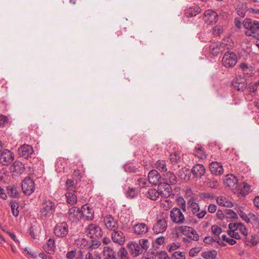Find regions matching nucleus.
I'll list each match as a JSON object with an SVG mask.
<instances>
[{
    "label": "nucleus",
    "mask_w": 259,
    "mask_h": 259,
    "mask_svg": "<svg viewBox=\"0 0 259 259\" xmlns=\"http://www.w3.org/2000/svg\"><path fill=\"white\" fill-rule=\"evenodd\" d=\"M85 233L91 239L92 248H97L101 245L100 239L102 238L103 233L101 228L97 224H89L85 229Z\"/></svg>",
    "instance_id": "1"
},
{
    "label": "nucleus",
    "mask_w": 259,
    "mask_h": 259,
    "mask_svg": "<svg viewBox=\"0 0 259 259\" xmlns=\"http://www.w3.org/2000/svg\"><path fill=\"white\" fill-rule=\"evenodd\" d=\"M234 23L236 27L239 29L243 25L245 29L250 30L251 32H255V31L259 30V21L256 20L253 21L250 18H245L242 23L239 18H236L234 19Z\"/></svg>",
    "instance_id": "2"
},
{
    "label": "nucleus",
    "mask_w": 259,
    "mask_h": 259,
    "mask_svg": "<svg viewBox=\"0 0 259 259\" xmlns=\"http://www.w3.org/2000/svg\"><path fill=\"white\" fill-rule=\"evenodd\" d=\"M56 205L55 202L46 198L42 202L40 209L41 217L49 218L54 215Z\"/></svg>",
    "instance_id": "3"
},
{
    "label": "nucleus",
    "mask_w": 259,
    "mask_h": 259,
    "mask_svg": "<svg viewBox=\"0 0 259 259\" xmlns=\"http://www.w3.org/2000/svg\"><path fill=\"white\" fill-rule=\"evenodd\" d=\"M54 235L59 238H66L69 233V226L66 222L57 223L53 229Z\"/></svg>",
    "instance_id": "4"
},
{
    "label": "nucleus",
    "mask_w": 259,
    "mask_h": 259,
    "mask_svg": "<svg viewBox=\"0 0 259 259\" xmlns=\"http://www.w3.org/2000/svg\"><path fill=\"white\" fill-rule=\"evenodd\" d=\"M222 64L227 68L233 67L237 62L236 54L233 51L227 50L222 60Z\"/></svg>",
    "instance_id": "5"
},
{
    "label": "nucleus",
    "mask_w": 259,
    "mask_h": 259,
    "mask_svg": "<svg viewBox=\"0 0 259 259\" xmlns=\"http://www.w3.org/2000/svg\"><path fill=\"white\" fill-rule=\"evenodd\" d=\"M169 217L172 222L176 224L182 225L187 223L184 215L178 207H175L170 210Z\"/></svg>",
    "instance_id": "6"
},
{
    "label": "nucleus",
    "mask_w": 259,
    "mask_h": 259,
    "mask_svg": "<svg viewBox=\"0 0 259 259\" xmlns=\"http://www.w3.org/2000/svg\"><path fill=\"white\" fill-rule=\"evenodd\" d=\"M21 188L25 195L29 196L35 189L34 182L30 177H27L22 181Z\"/></svg>",
    "instance_id": "7"
},
{
    "label": "nucleus",
    "mask_w": 259,
    "mask_h": 259,
    "mask_svg": "<svg viewBox=\"0 0 259 259\" xmlns=\"http://www.w3.org/2000/svg\"><path fill=\"white\" fill-rule=\"evenodd\" d=\"M81 210L76 206H72L68 210L66 214V217L67 218L69 222L71 223H76L81 219Z\"/></svg>",
    "instance_id": "8"
},
{
    "label": "nucleus",
    "mask_w": 259,
    "mask_h": 259,
    "mask_svg": "<svg viewBox=\"0 0 259 259\" xmlns=\"http://www.w3.org/2000/svg\"><path fill=\"white\" fill-rule=\"evenodd\" d=\"M232 84L234 89L239 92H243L248 85L246 79L241 75L234 78Z\"/></svg>",
    "instance_id": "9"
},
{
    "label": "nucleus",
    "mask_w": 259,
    "mask_h": 259,
    "mask_svg": "<svg viewBox=\"0 0 259 259\" xmlns=\"http://www.w3.org/2000/svg\"><path fill=\"white\" fill-rule=\"evenodd\" d=\"M14 154L8 149L1 151V164L8 166L12 163L14 160Z\"/></svg>",
    "instance_id": "10"
},
{
    "label": "nucleus",
    "mask_w": 259,
    "mask_h": 259,
    "mask_svg": "<svg viewBox=\"0 0 259 259\" xmlns=\"http://www.w3.org/2000/svg\"><path fill=\"white\" fill-rule=\"evenodd\" d=\"M81 219L85 218L86 220H92L94 218V210L92 207L89 204H85L81 206Z\"/></svg>",
    "instance_id": "11"
},
{
    "label": "nucleus",
    "mask_w": 259,
    "mask_h": 259,
    "mask_svg": "<svg viewBox=\"0 0 259 259\" xmlns=\"http://www.w3.org/2000/svg\"><path fill=\"white\" fill-rule=\"evenodd\" d=\"M148 179L150 184L157 186L162 182V175L157 170L152 169L148 173Z\"/></svg>",
    "instance_id": "12"
},
{
    "label": "nucleus",
    "mask_w": 259,
    "mask_h": 259,
    "mask_svg": "<svg viewBox=\"0 0 259 259\" xmlns=\"http://www.w3.org/2000/svg\"><path fill=\"white\" fill-rule=\"evenodd\" d=\"M103 221L106 228L109 230L115 231L118 228V222L110 214L106 215Z\"/></svg>",
    "instance_id": "13"
},
{
    "label": "nucleus",
    "mask_w": 259,
    "mask_h": 259,
    "mask_svg": "<svg viewBox=\"0 0 259 259\" xmlns=\"http://www.w3.org/2000/svg\"><path fill=\"white\" fill-rule=\"evenodd\" d=\"M168 183L161 182L158 186V190L160 196L165 198L169 197L172 194V188Z\"/></svg>",
    "instance_id": "14"
},
{
    "label": "nucleus",
    "mask_w": 259,
    "mask_h": 259,
    "mask_svg": "<svg viewBox=\"0 0 259 259\" xmlns=\"http://www.w3.org/2000/svg\"><path fill=\"white\" fill-rule=\"evenodd\" d=\"M126 247H127L130 253L134 257H137L143 252L142 248H141L139 244L136 242H129L126 245Z\"/></svg>",
    "instance_id": "15"
},
{
    "label": "nucleus",
    "mask_w": 259,
    "mask_h": 259,
    "mask_svg": "<svg viewBox=\"0 0 259 259\" xmlns=\"http://www.w3.org/2000/svg\"><path fill=\"white\" fill-rule=\"evenodd\" d=\"M204 20L209 24L216 23L218 20V15L212 10H207L204 13Z\"/></svg>",
    "instance_id": "16"
},
{
    "label": "nucleus",
    "mask_w": 259,
    "mask_h": 259,
    "mask_svg": "<svg viewBox=\"0 0 259 259\" xmlns=\"http://www.w3.org/2000/svg\"><path fill=\"white\" fill-rule=\"evenodd\" d=\"M18 154L20 156L27 159L30 157L33 152V149L31 146L27 144H24L20 146L18 150Z\"/></svg>",
    "instance_id": "17"
},
{
    "label": "nucleus",
    "mask_w": 259,
    "mask_h": 259,
    "mask_svg": "<svg viewBox=\"0 0 259 259\" xmlns=\"http://www.w3.org/2000/svg\"><path fill=\"white\" fill-rule=\"evenodd\" d=\"M178 178L176 175L170 171H168L162 175V182L175 185L178 183Z\"/></svg>",
    "instance_id": "18"
},
{
    "label": "nucleus",
    "mask_w": 259,
    "mask_h": 259,
    "mask_svg": "<svg viewBox=\"0 0 259 259\" xmlns=\"http://www.w3.org/2000/svg\"><path fill=\"white\" fill-rule=\"evenodd\" d=\"M167 221L164 218L160 219L153 225V230L156 234L164 232L167 228Z\"/></svg>",
    "instance_id": "19"
},
{
    "label": "nucleus",
    "mask_w": 259,
    "mask_h": 259,
    "mask_svg": "<svg viewBox=\"0 0 259 259\" xmlns=\"http://www.w3.org/2000/svg\"><path fill=\"white\" fill-rule=\"evenodd\" d=\"M209 167L211 173L213 175L220 176L223 174V165L220 162L213 161L209 164Z\"/></svg>",
    "instance_id": "20"
},
{
    "label": "nucleus",
    "mask_w": 259,
    "mask_h": 259,
    "mask_svg": "<svg viewBox=\"0 0 259 259\" xmlns=\"http://www.w3.org/2000/svg\"><path fill=\"white\" fill-rule=\"evenodd\" d=\"M239 68L241 69L242 73L247 77H251L254 74V68L249 65L246 62H242L239 64Z\"/></svg>",
    "instance_id": "21"
},
{
    "label": "nucleus",
    "mask_w": 259,
    "mask_h": 259,
    "mask_svg": "<svg viewBox=\"0 0 259 259\" xmlns=\"http://www.w3.org/2000/svg\"><path fill=\"white\" fill-rule=\"evenodd\" d=\"M113 241L120 245H123L125 242V237L122 232L115 230L113 231L111 234Z\"/></svg>",
    "instance_id": "22"
},
{
    "label": "nucleus",
    "mask_w": 259,
    "mask_h": 259,
    "mask_svg": "<svg viewBox=\"0 0 259 259\" xmlns=\"http://www.w3.org/2000/svg\"><path fill=\"white\" fill-rule=\"evenodd\" d=\"M205 168L203 165L199 163L195 164L191 169V172L194 177L201 178L205 174Z\"/></svg>",
    "instance_id": "23"
},
{
    "label": "nucleus",
    "mask_w": 259,
    "mask_h": 259,
    "mask_svg": "<svg viewBox=\"0 0 259 259\" xmlns=\"http://www.w3.org/2000/svg\"><path fill=\"white\" fill-rule=\"evenodd\" d=\"M210 53L213 56H218L220 53H222L225 51L223 46H222L221 43L214 42L210 45Z\"/></svg>",
    "instance_id": "24"
},
{
    "label": "nucleus",
    "mask_w": 259,
    "mask_h": 259,
    "mask_svg": "<svg viewBox=\"0 0 259 259\" xmlns=\"http://www.w3.org/2000/svg\"><path fill=\"white\" fill-rule=\"evenodd\" d=\"M134 232L138 235L145 234L148 231V227L145 223H138L133 227Z\"/></svg>",
    "instance_id": "25"
},
{
    "label": "nucleus",
    "mask_w": 259,
    "mask_h": 259,
    "mask_svg": "<svg viewBox=\"0 0 259 259\" xmlns=\"http://www.w3.org/2000/svg\"><path fill=\"white\" fill-rule=\"evenodd\" d=\"M55 247V242L54 239L52 238H50L43 246V249L48 253L54 252Z\"/></svg>",
    "instance_id": "26"
},
{
    "label": "nucleus",
    "mask_w": 259,
    "mask_h": 259,
    "mask_svg": "<svg viewBox=\"0 0 259 259\" xmlns=\"http://www.w3.org/2000/svg\"><path fill=\"white\" fill-rule=\"evenodd\" d=\"M224 182L227 187H233L238 183V180L234 175L228 174L226 176Z\"/></svg>",
    "instance_id": "27"
},
{
    "label": "nucleus",
    "mask_w": 259,
    "mask_h": 259,
    "mask_svg": "<svg viewBox=\"0 0 259 259\" xmlns=\"http://www.w3.org/2000/svg\"><path fill=\"white\" fill-rule=\"evenodd\" d=\"M201 9L197 5L190 7L187 10L185 14L187 17H191L196 16L197 14L201 12Z\"/></svg>",
    "instance_id": "28"
},
{
    "label": "nucleus",
    "mask_w": 259,
    "mask_h": 259,
    "mask_svg": "<svg viewBox=\"0 0 259 259\" xmlns=\"http://www.w3.org/2000/svg\"><path fill=\"white\" fill-rule=\"evenodd\" d=\"M13 167V171L18 175L22 174L25 169L24 164L19 161H15Z\"/></svg>",
    "instance_id": "29"
},
{
    "label": "nucleus",
    "mask_w": 259,
    "mask_h": 259,
    "mask_svg": "<svg viewBox=\"0 0 259 259\" xmlns=\"http://www.w3.org/2000/svg\"><path fill=\"white\" fill-rule=\"evenodd\" d=\"M159 195H160V194L158 189L156 190L154 188L149 189L146 194V197L151 200H156L159 198Z\"/></svg>",
    "instance_id": "30"
},
{
    "label": "nucleus",
    "mask_w": 259,
    "mask_h": 259,
    "mask_svg": "<svg viewBox=\"0 0 259 259\" xmlns=\"http://www.w3.org/2000/svg\"><path fill=\"white\" fill-rule=\"evenodd\" d=\"M75 192L72 191H68L65 194L67 202L70 205H73L77 203V196L74 194Z\"/></svg>",
    "instance_id": "31"
},
{
    "label": "nucleus",
    "mask_w": 259,
    "mask_h": 259,
    "mask_svg": "<svg viewBox=\"0 0 259 259\" xmlns=\"http://www.w3.org/2000/svg\"><path fill=\"white\" fill-rule=\"evenodd\" d=\"M231 34L229 35L227 37L223 38L222 42H221L222 46H223L225 49L229 50L230 48L234 46V42L231 38Z\"/></svg>",
    "instance_id": "32"
},
{
    "label": "nucleus",
    "mask_w": 259,
    "mask_h": 259,
    "mask_svg": "<svg viewBox=\"0 0 259 259\" xmlns=\"http://www.w3.org/2000/svg\"><path fill=\"white\" fill-rule=\"evenodd\" d=\"M191 227L187 226H177L175 228V231H179L184 235L187 236L189 238H192V235H190Z\"/></svg>",
    "instance_id": "33"
},
{
    "label": "nucleus",
    "mask_w": 259,
    "mask_h": 259,
    "mask_svg": "<svg viewBox=\"0 0 259 259\" xmlns=\"http://www.w3.org/2000/svg\"><path fill=\"white\" fill-rule=\"evenodd\" d=\"M74 180L68 179L66 181V189L68 191H73L77 193V192H80L79 190V188H76L77 186L75 185Z\"/></svg>",
    "instance_id": "34"
},
{
    "label": "nucleus",
    "mask_w": 259,
    "mask_h": 259,
    "mask_svg": "<svg viewBox=\"0 0 259 259\" xmlns=\"http://www.w3.org/2000/svg\"><path fill=\"white\" fill-rule=\"evenodd\" d=\"M245 242L249 246H255L259 243V237L255 234L252 235L250 239L247 237L245 238Z\"/></svg>",
    "instance_id": "35"
},
{
    "label": "nucleus",
    "mask_w": 259,
    "mask_h": 259,
    "mask_svg": "<svg viewBox=\"0 0 259 259\" xmlns=\"http://www.w3.org/2000/svg\"><path fill=\"white\" fill-rule=\"evenodd\" d=\"M236 10L239 16L242 18L244 17L247 11L249 10L247 6V3H243L241 5H238Z\"/></svg>",
    "instance_id": "36"
},
{
    "label": "nucleus",
    "mask_w": 259,
    "mask_h": 259,
    "mask_svg": "<svg viewBox=\"0 0 259 259\" xmlns=\"http://www.w3.org/2000/svg\"><path fill=\"white\" fill-rule=\"evenodd\" d=\"M217 254V251L215 250H211L202 252L201 256L205 259H215Z\"/></svg>",
    "instance_id": "37"
},
{
    "label": "nucleus",
    "mask_w": 259,
    "mask_h": 259,
    "mask_svg": "<svg viewBox=\"0 0 259 259\" xmlns=\"http://www.w3.org/2000/svg\"><path fill=\"white\" fill-rule=\"evenodd\" d=\"M10 205L13 215L15 217H18L19 214L18 210L19 205L18 203L16 200H11L10 202Z\"/></svg>",
    "instance_id": "38"
},
{
    "label": "nucleus",
    "mask_w": 259,
    "mask_h": 259,
    "mask_svg": "<svg viewBox=\"0 0 259 259\" xmlns=\"http://www.w3.org/2000/svg\"><path fill=\"white\" fill-rule=\"evenodd\" d=\"M217 203L219 205L227 207H231L233 206L232 202L228 201L227 198L224 196H220L217 199Z\"/></svg>",
    "instance_id": "39"
},
{
    "label": "nucleus",
    "mask_w": 259,
    "mask_h": 259,
    "mask_svg": "<svg viewBox=\"0 0 259 259\" xmlns=\"http://www.w3.org/2000/svg\"><path fill=\"white\" fill-rule=\"evenodd\" d=\"M138 194V190L136 188L128 187L125 192L126 197L130 199H133L136 197Z\"/></svg>",
    "instance_id": "40"
},
{
    "label": "nucleus",
    "mask_w": 259,
    "mask_h": 259,
    "mask_svg": "<svg viewBox=\"0 0 259 259\" xmlns=\"http://www.w3.org/2000/svg\"><path fill=\"white\" fill-rule=\"evenodd\" d=\"M7 193L9 196L12 197L18 198L19 196V193L17 190L16 187L13 186H7Z\"/></svg>",
    "instance_id": "41"
},
{
    "label": "nucleus",
    "mask_w": 259,
    "mask_h": 259,
    "mask_svg": "<svg viewBox=\"0 0 259 259\" xmlns=\"http://www.w3.org/2000/svg\"><path fill=\"white\" fill-rule=\"evenodd\" d=\"M155 167L160 172H166L167 167L166 162L163 160H158L155 163Z\"/></svg>",
    "instance_id": "42"
},
{
    "label": "nucleus",
    "mask_w": 259,
    "mask_h": 259,
    "mask_svg": "<svg viewBox=\"0 0 259 259\" xmlns=\"http://www.w3.org/2000/svg\"><path fill=\"white\" fill-rule=\"evenodd\" d=\"M104 253L107 256V258L109 259H116V253L112 248L109 246H105L104 248Z\"/></svg>",
    "instance_id": "43"
},
{
    "label": "nucleus",
    "mask_w": 259,
    "mask_h": 259,
    "mask_svg": "<svg viewBox=\"0 0 259 259\" xmlns=\"http://www.w3.org/2000/svg\"><path fill=\"white\" fill-rule=\"evenodd\" d=\"M194 152V155L198 158L201 159L206 158V154L204 152V149L201 146L198 145V147H196Z\"/></svg>",
    "instance_id": "44"
},
{
    "label": "nucleus",
    "mask_w": 259,
    "mask_h": 259,
    "mask_svg": "<svg viewBox=\"0 0 259 259\" xmlns=\"http://www.w3.org/2000/svg\"><path fill=\"white\" fill-rule=\"evenodd\" d=\"M188 207L190 208L193 213L194 214L199 210V204L194 202L193 200L190 199L188 201Z\"/></svg>",
    "instance_id": "45"
},
{
    "label": "nucleus",
    "mask_w": 259,
    "mask_h": 259,
    "mask_svg": "<svg viewBox=\"0 0 259 259\" xmlns=\"http://www.w3.org/2000/svg\"><path fill=\"white\" fill-rule=\"evenodd\" d=\"M176 202L178 206L180 207L179 208L185 212L186 211V201L182 196H179L176 200Z\"/></svg>",
    "instance_id": "46"
},
{
    "label": "nucleus",
    "mask_w": 259,
    "mask_h": 259,
    "mask_svg": "<svg viewBox=\"0 0 259 259\" xmlns=\"http://www.w3.org/2000/svg\"><path fill=\"white\" fill-rule=\"evenodd\" d=\"M224 212L227 214L229 215L230 217H227L228 218H229V219L231 220V221H237L238 219V215L234 210L230 209H225L224 210Z\"/></svg>",
    "instance_id": "47"
},
{
    "label": "nucleus",
    "mask_w": 259,
    "mask_h": 259,
    "mask_svg": "<svg viewBox=\"0 0 259 259\" xmlns=\"http://www.w3.org/2000/svg\"><path fill=\"white\" fill-rule=\"evenodd\" d=\"M82 176L81 171L79 169H75L72 175L73 179L76 181V186L78 185V183L81 181Z\"/></svg>",
    "instance_id": "48"
},
{
    "label": "nucleus",
    "mask_w": 259,
    "mask_h": 259,
    "mask_svg": "<svg viewBox=\"0 0 259 259\" xmlns=\"http://www.w3.org/2000/svg\"><path fill=\"white\" fill-rule=\"evenodd\" d=\"M180 159V156L179 153L177 152H174V153H171L169 155V160L171 163L173 164H176L178 163V161Z\"/></svg>",
    "instance_id": "49"
},
{
    "label": "nucleus",
    "mask_w": 259,
    "mask_h": 259,
    "mask_svg": "<svg viewBox=\"0 0 259 259\" xmlns=\"http://www.w3.org/2000/svg\"><path fill=\"white\" fill-rule=\"evenodd\" d=\"M138 244L141 248H142L143 251L144 250L146 251L149 247V242L147 239H140Z\"/></svg>",
    "instance_id": "50"
},
{
    "label": "nucleus",
    "mask_w": 259,
    "mask_h": 259,
    "mask_svg": "<svg viewBox=\"0 0 259 259\" xmlns=\"http://www.w3.org/2000/svg\"><path fill=\"white\" fill-rule=\"evenodd\" d=\"M242 208H243V207H240L239 209L237 210V212L243 220L246 223H249L250 222V218H249L248 214L247 215Z\"/></svg>",
    "instance_id": "51"
},
{
    "label": "nucleus",
    "mask_w": 259,
    "mask_h": 259,
    "mask_svg": "<svg viewBox=\"0 0 259 259\" xmlns=\"http://www.w3.org/2000/svg\"><path fill=\"white\" fill-rule=\"evenodd\" d=\"M235 230H239L241 233L245 236L248 234V231L245 226L242 223L237 224V226L235 228Z\"/></svg>",
    "instance_id": "52"
},
{
    "label": "nucleus",
    "mask_w": 259,
    "mask_h": 259,
    "mask_svg": "<svg viewBox=\"0 0 259 259\" xmlns=\"http://www.w3.org/2000/svg\"><path fill=\"white\" fill-rule=\"evenodd\" d=\"M11 123L8 116L1 114V127L9 126Z\"/></svg>",
    "instance_id": "53"
},
{
    "label": "nucleus",
    "mask_w": 259,
    "mask_h": 259,
    "mask_svg": "<svg viewBox=\"0 0 259 259\" xmlns=\"http://www.w3.org/2000/svg\"><path fill=\"white\" fill-rule=\"evenodd\" d=\"M242 184L243 187L241 188L240 194L243 196H245L249 192L250 186L246 183H243Z\"/></svg>",
    "instance_id": "54"
},
{
    "label": "nucleus",
    "mask_w": 259,
    "mask_h": 259,
    "mask_svg": "<svg viewBox=\"0 0 259 259\" xmlns=\"http://www.w3.org/2000/svg\"><path fill=\"white\" fill-rule=\"evenodd\" d=\"M206 183H207V186L211 188H217L219 186L218 181L214 179H211L208 178L206 181Z\"/></svg>",
    "instance_id": "55"
},
{
    "label": "nucleus",
    "mask_w": 259,
    "mask_h": 259,
    "mask_svg": "<svg viewBox=\"0 0 259 259\" xmlns=\"http://www.w3.org/2000/svg\"><path fill=\"white\" fill-rule=\"evenodd\" d=\"M249 218L251 220V224L257 227L259 226V219L258 217L253 213L250 212L248 213Z\"/></svg>",
    "instance_id": "56"
},
{
    "label": "nucleus",
    "mask_w": 259,
    "mask_h": 259,
    "mask_svg": "<svg viewBox=\"0 0 259 259\" xmlns=\"http://www.w3.org/2000/svg\"><path fill=\"white\" fill-rule=\"evenodd\" d=\"M135 180H137L136 184L138 185L140 187H143L147 184V181L146 179L138 177V176H136Z\"/></svg>",
    "instance_id": "57"
},
{
    "label": "nucleus",
    "mask_w": 259,
    "mask_h": 259,
    "mask_svg": "<svg viewBox=\"0 0 259 259\" xmlns=\"http://www.w3.org/2000/svg\"><path fill=\"white\" fill-rule=\"evenodd\" d=\"M29 235L33 239H36L37 237V227L35 226H31L29 230Z\"/></svg>",
    "instance_id": "58"
},
{
    "label": "nucleus",
    "mask_w": 259,
    "mask_h": 259,
    "mask_svg": "<svg viewBox=\"0 0 259 259\" xmlns=\"http://www.w3.org/2000/svg\"><path fill=\"white\" fill-rule=\"evenodd\" d=\"M118 253L121 259H128L127 251L124 247L119 249Z\"/></svg>",
    "instance_id": "59"
},
{
    "label": "nucleus",
    "mask_w": 259,
    "mask_h": 259,
    "mask_svg": "<svg viewBox=\"0 0 259 259\" xmlns=\"http://www.w3.org/2000/svg\"><path fill=\"white\" fill-rule=\"evenodd\" d=\"M199 196L200 198L203 199H213L214 198V195L207 192H202L199 194Z\"/></svg>",
    "instance_id": "60"
},
{
    "label": "nucleus",
    "mask_w": 259,
    "mask_h": 259,
    "mask_svg": "<svg viewBox=\"0 0 259 259\" xmlns=\"http://www.w3.org/2000/svg\"><path fill=\"white\" fill-rule=\"evenodd\" d=\"M211 231L214 235L217 236H219L222 232V229L218 226L214 225L212 226Z\"/></svg>",
    "instance_id": "61"
},
{
    "label": "nucleus",
    "mask_w": 259,
    "mask_h": 259,
    "mask_svg": "<svg viewBox=\"0 0 259 259\" xmlns=\"http://www.w3.org/2000/svg\"><path fill=\"white\" fill-rule=\"evenodd\" d=\"M236 230H235V229L232 230H228L227 233L228 235L232 238H235L236 239H240L241 238L240 236L238 233L235 232Z\"/></svg>",
    "instance_id": "62"
},
{
    "label": "nucleus",
    "mask_w": 259,
    "mask_h": 259,
    "mask_svg": "<svg viewBox=\"0 0 259 259\" xmlns=\"http://www.w3.org/2000/svg\"><path fill=\"white\" fill-rule=\"evenodd\" d=\"M222 239L223 241L227 242L231 245L235 244L237 242L235 240L227 237L225 234L222 236Z\"/></svg>",
    "instance_id": "63"
},
{
    "label": "nucleus",
    "mask_w": 259,
    "mask_h": 259,
    "mask_svg": "<svg viewBox=\"0 0 259 259\" xmlns=\"http://www.w3.org/2000/svg\"><path fill=\"white\" fill-rule=\"evenodd\" d=\"M157 256L158 259H170L167 252L164 250L158 252L157 254Z\"/></svg>",
    "instance_id": "64"
}]
</instances>
